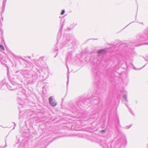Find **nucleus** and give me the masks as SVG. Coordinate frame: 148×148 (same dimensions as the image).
Returning a JSON list of instances; mask_svg holds the SVG:
<instances>
[{
    "instance_id": "nucleus-1",
    "label": "nucleus",
    "mask_w": 148,
    "mask_h": 148,
    "mask_svg": "<svg viewBox=\"0 0 148 148\" xmlns=\"http://www.w3.org/2000/svg\"><path fill=\"white\" fill-rule=\"evenodd\" d=\"M49 102L51 105L53 107L56 106L57 104L56 101L55 100H53V97H52L49 98Z\"/></svg>"
},
{
    "instance_id": "nucleus-2",
    "label": "nucleus",
    "mask_w": 148,
    "mask_h": 148,
    "mask_svg": "<svg viewBox=\"0 0 148 148\" xmlns=\"http://www.w3.org/2000/svg\"><path fill=\"white\" fill-rule=\"evenodd\" d=\"M0 48L3 50H4V47L2 45H0Z\"/></svg>"
},
{
    "instance_id": "nucleus-3",
    "label": "nucleus",
    "mask_w": 148,
    "mask_h": 148,
    "mask_svg": "<svg viewBox=\"0 0 148 148\" xmlns=\"http://www.w3.org/2000/svg\"><path fill=\"white\" fill-rule=\"evenodd\" d=\"M103 50H101L100 51H98V53L99 54H101L102 52L103 51Z\"/></svg>"
},
{
    "instance_id": "nucleus-4",
    "label": "nucleus",
    "mask_w": 148,
    "mask_h": 148,
    "mask_svg": "<svg viewBox=\"0 0 148 148\" xmlns=\"http://www.w3.org/2000/svg\"><path fill=\"white\" fill-rule=\"evenodd\" d=\"M64 12L65 10H62V12H61V14L62 15L64 13Z\"/></svg>"
},
{
    "instance_id": "nucleus-5",
    "label": "nucleus",
    "mask_w": 148,
    "mask_h": 148,
    "mask_svg": "<svg viewBox=\"0 0 148 148\" xmlns=\"http://www.w3.org/2000/svg\"><path fill=\"white\" fill-rule=\"evenodd\" d=\"M101 132H102L103 133V132H105V130H101Z\"/></svg>"
}]
</instances>
